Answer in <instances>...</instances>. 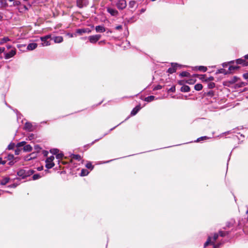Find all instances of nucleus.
<instances>
[{"label":"nucleus","instance_id":"1","mask_svg":"<svg viewBox=\"0 0 248 248\" xmlns=\"http://www.w3.org/2000/svg\"><path fill=\"white\" fill-rule=\"evenodd\" d=\"M34 171L32 170L26 168L19 170L17 171V174L19 177H21L22 178L24 179L27 177L30 176V175H32L34 173Z\"/></svg>","mask_w":248,"mask_h":248},{"label":"nucleus","instance_id":"2","mask_svg":"<svg viewBox=\"0 0 248 248\" xmlns=\"http://www.w3.org/2000/svg\"><path fill=\"white\" fill-rule=\"evenodd\" d=\"M54 159V157L53 155L50 156V157L47 158L46 160V167L47 169H51L54 166V163L53 161Z\"/></svg>","mask_w":248,"mask_h":248},{"label":"nucleus","instance_id":"3","mask_svg":"<svg viewBox=\"0 0 248 248\" xmlns=\"http://www.w3.org/2000/svg\"><path fill=\"white\" fill-rule=\"evenodd\" d=\"M50 38H51V35L50 34L40 37V40L42 42L41 44L42 46H45L50 45V42L47 41V40Z\"/></svg>","mask_w":248,"mask_h":248},{"label":"nucleus","instance_id":"4","mask_svg":"<svg viewBox=\"0 0 248 248\" xmlns=\"http://www.w3.org/2000/svg\"><path fill=\"white\" fill-rule=\"evenodd\" d=\"M125 0H119L116 3V6L119 10H123L126 7Z\"/></svg>","mask_w":248,"mask_h":248},{"label":"nucleus","instance_id":"5","mask_svg":"<svg viewBox=\"0 0 248 248\" xmlns=\"http://www.w3.org/2000/svg\"><path fill=\"white\" fill-rule=\"evenodd\" d=\"M101 37L100 34H96L89 36L88 39L90 43L95 44L100 39Z\"/></svg>","mask_w":248,"mask_h":248},{"label":"nucleus","instance_id":"6","mask_svg":"<svg viewBox=\"0 0 248 248\" xmlns=\"http://www.w3.org/2000/svg\"><path fill=\"white\" fill-rule=\"evenodd\" d=\"M218 237V234L217 233H215L213 237V240L212 241V238L210 236H209L207 240L204 243V247H206L207 246L209 245V243L214 244L216 240L217 239Z\"/></svg>","mask_w":248,"mask_h":248},{"label":"nucleus","instance_id":"7","mask_svg":"<svg viewBox=\"0 0 248 248\" xmlns=\"http://www.w3.org/2000/svg\"><path fill=\"white\" fill-rule=\"evenodd\" d=\"M88 3V0H77V5L80 8L87 6Z\"/></svg>","mask_w":248,"mask_h":248},{"label":"nucleus","instance_id":"8","mask_svg":"<svg viewBox=\"0 0 248 248\" xmlns=\"http://www.w3.org/2000/svg\"><path fill=\"white\" fill-rule=\"evenodd\" d=\"M91 31L89 28L78 29L76 30V33L79 35H82L84 33H89Z\"/></svg>","mask_w":248,"mask_h":248},{"label":"nucleus","instance_id":"9","mask_svg":"<svg viewBox=\"0 0 248 248\" xmlns=\"http://www.w3.org/2000/svg\"><path fill=\"white\" fill-rule=\"evenodd\" d=\"M178 67V64L177 63H171V67H170L168 69V72L170 74H172L176 72L177 70V68Z\"/></svg>","mask_w":248,"mask_h":248},{"label":"nucleus","instance_id":"10","mask_svg":"<svg viewBox=\"0 0 248 248\" xmlns=\"http://www.w3.org/2000/svg\"><path fill=\"white\" fill-rule=\"evenodd\" d=\"M16 54V49L11 50L8 53H5V59H8L13 57Z\"/></svg>","mask_w":248,"mask_h":248},{"label":"nucleus","instance_id":"11","mask_svg":"<svg viewBox=\"0 0 248 248\" xmlns=\"http://www.w3.org/2000/svg\"><path fill=\"white\" fill-rule=\"evenodd\" d=\"M107 11L112 16H116L118 14V12L116 10L111 8H108Z\"/></svg>","mask_w":248,"mask_h":248},{"label":"nucleus","instance_id":"12","mask_svg":"<svg viewBox=\"0 0 248 248\" xmlns=\"http://www.w3.org/2000/svg\"><path fill=\"white\" fill-rule=\"evenodd\" d=\"M236 63L237 64H242L244 66H247L248 65V61H246L245 59H238L236 60Z\"/></svg>","mask_w":248,"mask_h":248},{"label":"nucleus","instance_id":"13","mask_svg":"<svg viewBox=\"0 0 248 248\" xmlns=\"http://www.w3.org/2000/svg\"><path fill=\"white\" fill-rule=\"evenodd\" d=\"M95 31L97 32H104L106 29L104 27L99 25L95 27Z\"/></svg>","mask_w":248,"mask_h":248},{"label":"nucleus","instance_id":"14","mask_svg":"<svg viewBox=\"0 0 248 248\" xmlns=\"http://www.w3.org/2000/svg\"><path fill=\"white\" fill-rule=\"evenodd\" d=\"M55 43H60L63 41V38L62 36H55L52 38Z\"/></svg>","mask_w":248,"mask_h":248},{"label":"nucleus","instance_id":"15","mask_svg":"<svg viewBox=\"0 0 248 248\" xmlns=\"http://www.w3.org/2000/svg\"><path fill=\"white\" fill-rule=\"evenodd\" d=\"M37 46L36 43H32L29 44L27 46V49L29 50H32L36 48Z\"/></svg>","mask_w":248,"mask_h":248},{"label":"nucleus","instance_id":"16","mask_svg":"<svg viewBox=\"0 0 248 248\" xmlns=\"http://www.w3.org/2000/svg\"><path fill=\"white\" fill-rule=\"evenodd\" d=\"M140 108H141L140 105L137 106L131 111V115H136L138 113V112L140 110Z\"/></svg>","mask_w":248,"mask_h":248},{"label":"nucleus","instance_id":"17","mask_svg":"<svg viewBox=\"0 0 248 248\" xmlns=\"http://www.w3.org/2000/svg\"><path fill=\"white\" fill-rule=\"evenodd\" d=\"M190 90V87L187 85H184L181 88V91L185 93L189 92Z\"/></svg>","mask_w":248,"mask_h":248},{"label":"nucleus","instance_id":"18","mask_svg":"<svg viewBox=\"0 0 248 248\" xmlns=\"http://www.w3.org/2000/svg\"><path fill=\"white\" fill-rule=\"evenodd\" d=\"M10 178L9 177L3 178L0 181V184L1 185H5L9 182Z\"/></svg>","mask_w":248,"mask_h":248},{"label":"nucleus","instance_id":"19","mask_svg":"<svg viewBox=\"0 0 248 248\" xmlns=\"http://www.w3.org/2000/svg\"><path fill=\"white\" fill-rule=\"evenodd\" d=\"M155 96L150 95V96L145 97L144 99V101L148 102H151V101L154 100L155 99Z\"/></svg>","mask_w":248,"mask_h":248},{"label":"nucleus","instance_id":"20","mask_svg":"<svg viewBox=\"0 0 248 248\" xmlns=\"http://www.w3.org/2000/svg\"><path fill=\"white\" fill-rule=\"evenodd\" d=\"M23 150L26 152H31L32 150V147L30 145L28 144L24 146Z\"/></svg>","mask_w":248,"mask_h":248},{"label":"nucleus","instance_id":"21","mask_svg":"<svg viewBox=\"0 0 248 248\" xmlns=\"http://www.w3.org/2000/svg\"><path fill=\"white\" fill-rule=\"evenodd\" d=\"M32 124L30 123L27 122L25 124V128L26 130L31 131Z\"/></svg>","mask_w":248,"mask_h":248},{"label":"nucleus","instance_id":"22","mask_svg":"<svg viewBox=\"0 0 248 248\" xmlns=\"http://www.w3.org/2000/svg\"><path fill=\"white\" fill-rule=\"evenodd\" d=\"M89 171L86 169H82L81 171L80 176H86L89 174Z\"/></svg>","mask_w":248,"mask_h":248},{"label":"nucleus","instance_id":"23","mask_svg":"<svg viewBox=\"0 0 248 248\" xmlns=\"http://www.w3.org/2000/svg\"><path fill=\"white\" fill-rule=\"evenodd\" d=\"M202 85L201 84L198 83L195 85L194 89L197 91H201L202 89Z\"/></svg>","mask_w":248,"mask_h":248},{"label":"nucleus","instance_id":"24","mask_svg":"<svg viewBox=\"0 0 248 248\" xmlns=\"http://www.w3.org/2000/svg\"><path fill=\"white\" fill-rule=\"evenodd\" d=\"M71 157L73 159L80 160L81 159V156L79 155H74L73 154L71 155Z\"/></svg>","mask_w":248,"mask_h":248},{"label":"nucleus","instance_id":"25","mask_svg":"<svg viewBox=\"0 0 248 248\" xmlns=\"http://www.w3.org/2000/svg\"><path fill=\"white\" fill-rule=\"evenodd\" d=\"M238 79V78L237 77H233L232 79L231 80H230L229 81V82L231 84H233L235 82H236V81H237Z\"/></svg>","mask_w":248,"mask_h":248},{"label":"nucleus","instance_id":"26","mask_svg":"<svg viewBox=\"0 0 248 248\" xmlns=\"http://www.w3.org/2000/svg\"><path fill=\"white\" fill-rule=\"evenodd\" d=\"M136 3V1H135V0L130 1L129 2V8H133L135 6Z\"/></svg>","mask_w":248,"mask_h":248},{"label":"nucleus","instance_id":"27","mask_svg":"<svg viewBox=\"0 0 248 248\" xmlns=\"http://www.w3.org/2000/svg\"><path fill=\"white\" fill-rule=\"evenodd\" d=\"M189 73L186 71L182 72L180 73V75L182 77H186L189 76Z\"/></svg>","mask_w":248,"mask_h":248},{"label":"nucleus","instance_id":"28","mask_svg":"<svg viewBox=\"0 0 248 248\" xmlns=\"http://www.w3.org/2000/svg\"><path fill=\"white\" fill-rule=\"evenodd\" d=\"M9 40H10V39H9L8 37H4L2 39V40L0 42V45H2L4 43H6L7 41H9Z\"/></svg>","mask_w":248,"mask_h":248},{"label":"nucleus","instance_id":"29","mask_svg":"<svg viewBox=\"0 0 248 248\" xmlns=\"http://www.w3.org/2000/svg\"><path fill=\"white\" fill-rule=\"evenodd\" d=\"M239 68V66H230L229 68V70L232 72V71H234L235 70L238 69Z\"/></svg>","mask_w":248,"mask_h":248},{"label":"nucleus","instance_id":"30","mask_svg":"<svg viewBox=\"0 0 248 248\" xmlns=\"http://www.w3.org/2000/svg\"><path fill=\"white\" fill-rule=\"evenodd\" d=\"M41 177L42 176L40 174H35L33 175L32 179L35 180L41 178Z\"/></svg>","mask_w":248,"mask_h":248},{"label":"nucleus","instance_id":"31","mask_svg":"<svg viewBox=\"0 0 248 248\" xmlns=\"http://www.w3.org/2000/svg\"><path fill=\"white\" fill-rule=\"evenodd\" d=\"M219 235L221 237H224V236H226V235L228 234V233H229L228 232H227L222 231H219Z\"/></svg>","mask_w":248,"mask_h":248},{"label":"nucleus","instance_id":"32","mask_svg":"<svg viewBox=\"0 0 248 248\" xmlns=\"http://www.w3.org/2000/svg\"><path fill=\"white\" fill-rule=\"evenodd\" d=\"M198 70L203 72H206L207 70V68L203 66H200L198 67Z\"/></svg>","mask_w":248,"mask_h":248},{"label":"nucleus","instance_id":"33","mask_svg":"<svg viewBox=\"0 0 248 248\" xmlns=\"http://www.w3.org/2000/svg\"><path fill=\"white\" fill-rule=\"evenodd\" d=\"M50 153H51L53 155H57V154L59 152V150L57 149H52L51 150H50Z\"/></svg>","mask_w":248,"mask_h":248},{"label":"nucleus","instance_id":"34","mask_svg":"<svg viewBox=\"0 0 248 248\" xmlns=\"http://www.w3.org/2000/svg\"><path fill=\"white\" fill-rule=\"evenodd\" d=\"M26 142L25 141H22L18 143L16 145L17 147H20L22 146H24L25 145Z\"/></svg>","mask_w":248,"mask_h":248},{"label":"nucleus","instance_id":"35","mask_svg":"<svg viewBox=\"0 0 248 248\" xmlns=\"http://www.w3.org/2000/svg\"><path fill=\"white\" fill-rule=\"evenodd\" d=\"M86 167L87 168L90 169L91 170H93V166L92 165V164L90 162L87 163L86 165Z\"/></svg>","mask_w":248,"mask_h":248},{"label":"nucleus","instance_id":"36","mask_svg":"<svg viewBox=\"0 0 248 248\" xmlns=\"http://www.w3.org/2000/svg\"><path fill=\"white\" fill-rule=\"evenodd\" d=\"M215 84L214 82H210L208 84V87L209 89H213L215 87Z\"/></svg>","mask_w":248,"mask_h":248},{"label":"nucleus","instance_id":"37","mask_svg":"<svg viewBox=\"0 0 248 248\" xmlns=\"http://www.w3.org/2000/svg\"><path fill=\"white\" fill-rule=\"evenodd\" d=\"M208 139V137L206 136L201 137L197 140V141L199 142V141H200L201 140H203L204 139Z\"/></svg>","mask_w":248,"mask_h":248},{"label":"nucleus","instance_id":"38","mask_svg":"<svg viewBox=\"0 0 248 248\" xmlns=\"http://www.w3.org/2000/svg\"><path fill=\"white\" fill-rule=\"evenodd\" d=\"M14 147H15V144H14V143H10V144L8 145V149H9V150H11V149H14Z\"/></svg>","mask_w":248,"mask_h":248},{"label":"nucleus","instance_id":"39","mask_svg":"<svg viewBox=\"0 0 248 248\" xmlns=\"http://www.w3.org/2000/svg\"><path fill=\"white\" fill-rule=\"evenodd\" d=\"M63 155L62 153H60V154L58 153L56 155V157L58 159H61L62 158Z\"/></svg>","mask_w":248,"mask_h":248},{"label":"nucleus","instance_id":"40","mask_svg":"<svg viewBox=\"0 0 248 248\" xmlns=\"http://www.w3.org/2000/svg\"><path fill=\"white\" fill-rule=\"evenodd\" d=\"M162 88V86L158 85L154 87V90H160Z\"/></svg>","mask_w":248,"mask_h":248},{"label":"nucleus","instance_id":"41","mask_svg":"<svg viewBox=\"0 0 248 248\" xmlns=\"http://www.w3.org/2000/svg\"><path fill=\"white\" fill-rule=\"evenodd\" d=\"M195 81L193 79H189L187 80L186 82L188 84H193Z\"/></svg>","mask_w":248,"mask_h":248},{"label":"nucleus","instance_id":"42","mask_svg":"<svg viewBox=\"0 0 248 248\" xmlns=\"http://www.w3.org/2000/svg\"><path fill=\"white\" fill-rule=\"evenodd\" d=\"M225 72V70L224 69H221L220 70H218V73H224L225 74H227V72Z\"/></svg>","mask_w":248,"mask_h":248},{"label":"nucleus","instance_id":"43","mask_svg":"<svg viewBox=\"0 0 248 248\" xmlns=\"http://www.w3.org/2000/svg\"><path fill=\"white\" fill-rule=\"evenodd\" d=\"M115 29L117 30H121L122 29V25L117 26L115 27Z\"/></svg>","mask_w":248,"mask_h":248},{"label":"nucleus","instance_id":"44","mask_svg":"<svg viewBox=\"0 0 248 248\" xmlns=\"http://www.w3.org/2000/svg\"><path fill=\"white\" fill-rule=\"evenodd\" d=\"M15 1L14 2V5L15 6H17V5H19L20 4V2H19V1H16V0H15Z\"/></svg>","mask_w":248,"mask_h":248},{"label":"nucleus","instance_id":"45","mask_svg":"<svg viewBox=\"0 0 248 248\" xmlns=\"http://www.w3.org/2000/svg\"><path fill=\"white\" fill-rule=\"evenodd\" d=\"M243 77L245 79H248V73H245L243 74Z\"/></svg>","mask_w":248,"mask_h":248},{"label":"nucleus","instance_id":"46","mask_svg":"<svg viewBox=\"0 0 248 248\" xmlns=\"http://www.w3.org/2000/svg\"><path fill=\"white\" fill-rule=\"evenodd\" d=\"M214 78L213 77H210L207 79H206L205 80L206 81H212L214 80Z\"/></svg>","mask_w":248,"mask_h":248},{"label":"nucleus","instance_id":"47","mask_svg":"<svg viewBox=\"0 0 248 248\" xmlns=\"http://www.w3.org/2000/svg\"><path fill=\"white\" fill-rule=\"evenodd\" d=\"M212 244L213 245V247L212 248H218L219 247V244L215 245L214 243Z\"/></svg>","mask_w":248,"mask_h":248},{"label":"nucleus","instance_id":"48","mask_svg":"<svg viewBox=\"0 0 248 248\" xmlns=\"http://www.w3.org/2000/svg\"><path fill=\"white\" fill-rule=\"evenodd\" d=\"M5 51L4 47H0V54Z\"/></svg>","mask_w":248,"mask_h":248},{"label":"nucleus","instance_id":"49","mask_svg":"<svg viewBox=\"0 0 248 248\" xmlns=\"http://www.w3.org/2000/svg\"><path fill=\"white\" fill-rule=\"evenodd\" d=\"M19 152H20V150H18V149H16V150H15V154L16 155H19Z\"/></svg>","mask_w":248,"mask_h":248},{"label":"nucleus","instance_id":"50","mask_svg":"<svg viewBox=\"0 0 248 248\" xmlns=\"http://www.w3.org/2000/svg\"><path fill=\"white\" fill-rule=\"evenodd\" d=\"M5 164V161H2V158L0 157V164Z\"/></svg>","mask_w":248,"mask_h":248},{"label":"nucleus","instance_id":"51","mask_svg":"<svg viewBox=\"0 0 248 248\" xmlns=\"http://www.w3.org/2000/svg\"><path fill=\"white\" fill-rule=\"evenodd\" d=\"M145 11H146V9L145 8H142L140 10V14H142V13L145 12Z\"/></svg>","mask_w":248,"mask_h":248},{"label":"nucleus","instance_id":"52","mask_svg":"<svg viewBox=\"0 0 248 248\" xmlns=\"http://www.w3.org/2000/svg\"><path fill=\"white\" fill-rule=\"evenodd\" d=\"M4 3L6 5H7V3H6V0H0V2L3 4L4 3Z\"/></svg>","mask_w":248,"mask_h":248},{"label":"nucleus","instance_id":"53","mask_svg":"<svg viewBox=\"0 0 248 248\" xmlns=\"http://www.w3.org/2000/svg\"><path fill=\"white\" fill-rule=\"evenodd\" d=\"M16 185L15 184L9 186V187H14V188L16 187Z\"/></svg>","mask_w":248,"mask_h":248},{"label":"nucleus","instance_id":"54","mask_svg":"<svg viewBox=\"0 0 248 248\" xmlns=\"http://www.w3.org/2000/svg\"><path fill=\"white\" fill-rule=\"evenodd\" d=\"M43 167H38L37 168V170L39 171L42 170H43Z\"/></svg>","mask_w":248,"mask_h":248},{"label":"nucleus","instance_id":"55","mask_svg":"<svg viewBox=\"0 0 248 248\" xmlns=\"http://www.w3.org/2000/svg\"><path fill=\"white\" fill-rule=\"evenodd\" d=\"M231 226V223L230 222L227 223V227H230Z\"/></svg>","mask_w":248,"mask_h":248},{"label":"nucleus","instance_id":"56","mask_svg":"<svg viewBox=\"0 0 248 248\" xmlns=\"http://www.w3.org/2000/svg\"><path fill=\"white\" fill-rule=\"evenodd\" d=\"M68 35H69V36L70 37H73V35L72 34L68 33Z\"/></svg>","mask_w":248,"mask_h":248},{"label":"nucleus","instance_id":"57","mask_svg":"<svg viewBox=\"0 0 248 248\" xmlns=\"http://www.w3.org/2000/svg\"><path fill=\"white\" fill-rule=\"evenodd\" d=\"M3 16L1 15V14L0 13V20H1L2 19Z\"/></svg>","mask_w":248,"mask_h":248},{"label":"nucleus","instance_id":"58","mask_svg":"<svg viewBox=\"0 0 248 248\" xmlns=\"http://www.w3.org/2000/svg\"><path fill=\"white\" fill-rule=\"evenodd\" d=\"M245 59L248 60V54L245 56Z\"/></svg>","mask_w":248,"mask_h":248},{"label":"nucleus","instance_id":"59","mask_svg":"<svg viewBox=\"0 0 248 248\" xmlns=\"http://www.w3.org/2000/svg\"><path fill=\"white\" fill-rule=\"evenodd\" d=\"M31 158V157L29 158V156H27L26 158V160H29Z\"/></svg>","mask_w":248,"mask_h":248},{"label":"nucleus","instance_id":"60","mask_svg":"<svg viewBox=\"0 0 248 248\" xmlns=\"http://www.w3.org/2000/svg\"><path fill=\"white\" fill-rule=\"evenodd\" d=\"M99 139H97V140H95L94 141H93L92 142V144H93L95 141H98Z\"/></svg>","mask_w":248,"mask_h":248},{"label":"nucleus","instance_id":"61","mask_svg":"<svg viewBox=\"0 0 248 248\" xmlns=\"http://www.w3.org/2000/svg\"><path fill=\"white\" fill-rule=\"evenodd\" d=\"M7 48L9 49V48H10L11 47V46L8 45V46H7Z\"/></svg>","mask_w":248,"mask_h":248},{"label":"nucleus","instance_id":"62","mask_svg":"<svg viewBox=\"0 0 248 248\" xmlns=\"http://www.w3.org/2000/svg\"><path fill=\"white\" fill-rule=\"evenodd\" d=\"M24 8L26 10H28V8L27 7V6H24Z\"/></svg>","mask_w":248,"mask_h":248},{"label":"nucleus","instance_id":"63","mask_svg":"<svg viewBox=\"0 0 248 248\" xmlns=\"http://www.w3.org/2000/svg\"><path fill=\"white\" fill-rule=\"evenodd\" d=\"M47 154V152H45V153H44V155L46 156Z\"/></svg>","mask_w":248,"mask_h":248},{"label":"nucleus","instance_id":"64","mask_svg":"<svg viewBox=\"0 0 248 248\" xmlns=\"http://www.w3.org/2000/svg\"><path fill=\"white\" fill-rule=\"evenodd\" d=\"M102 42H103L102 41H100V42H98V44L99 45H100V44H101L102 43Z\"/></svg>","mask_w":248,"mask_h":248}]
</instances>
